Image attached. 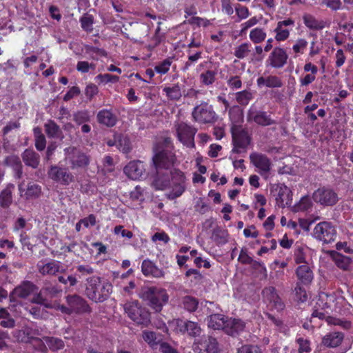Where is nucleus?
Returning <instances> with one entry per match:
<instances>
[{
    "instance_id": "nucleus-1",
    "label": "nucleus",
    "mask_w": 353,
    "mask_h": 353,
    "mask_svg": "<svg viewBox=\"0 0 353 353\" xmlns=\"http://www.w3.org/2000/svg\"><path fill=\"white\" fill-rule=\"evenodd\" d=\"M154 154L152 161L156 171H172L176 161L175 154L172 151L171 139L165 138L159 141L153 148Z\"/></svg>"
},
{
    "instance_id": "nucleus-2",
    "label": "nucleus",
    "mask_w": 353,
    "mask_h": 353,
    "mask_svg": "<svg viewBox=\"0 0 353 353\" xmlns=\"http://www.w3.org/2000/svg\"><path fill=\"white\" fill-rule=\"evenodd\" d=\"M139 297L157 312H160L169 301L166 290L156 286L142 287L139 292Z\"/></svg>"
},
{
    "instance_id": "nucleus-3",
    "label": "nucleus",
    "mask_w": 353,
    "mask_h": 353,
    "mask_svg": "<svg viewBox=\"0 0 353 353\" xmlns=\"http://www.w3.org/2000/svg\"><path fill=\"white\" fill-rule=\"evenodd\" d=\"M110 284L102 283L98 276H92L87 279L85 293L87 296L94 302H103L109 296Z\"/></svg>"
},
{
    "instance_id": "nucleus-4",
    "label": "nucleus",
    "mask_w": 353,
    "mask_h": 353,
    "mask_svg": "<svg viewBox=\"0 0 353 353\" xmlns=\"http://www.w3.org/2000/svg\"><path fill=\"white\" fill-rule=\"evenodd\" d=\"M124 310L137 324L146 326L150 322V312L142 307L137 301L126 303L124 305Z\"/></svg>"
},
{
    "instance_id": "nucleus-5",
    "label": "nucleus",
    "mask_w": 353,
    "mask_h": 353,
    "mask_svg": "<svg viewBox=\"0 0 353 353\" xmlns=\"http://www.w3.org/2000/svg\"><path fill=\"white\" fill-rule=\"evenodd\" d=\"M233 148L232 152H246L251 138L248 132L240 125L233 124L231 127Z\"/></svg>"
},
{
    "instance_id": "nucleus-6",
    "label": "nucleus",
    "mask_w": 353,
    "mask_h": 353,
    "mask_svg": "<svg viewBox=\"0 0 353 353\" xmlns=\"http://www.w3.org/2000/svg\"><path fill=\"white\" fill-rule=\"evenodd\" d=\"M192 116L194 121L201 123H213L218 119L212 105L205 101L194 108Z\"/></svg>"
},
{
    "instance_id": "nucleus-7",
    "label": "nucleus",
    "mask_w": 353,
    "mask_h": 353,
    "mask_svg": "<svg viewBox=\"0 0 353 353\" xmlns=\"http://www.w3.org/2000/svg\"><path fill=\"white\" fill-rule=\"evenodd\" d=\"M313 236L324 243H330L336 239V230L330 222L323 221L315 226Z\"/></svg>"
},
{
    "instance_id": "nucleus-8",
    "label": "nucleus",
    "mask_w": 353,
    "mask_h": 353,
    "mask_svg": "<svg viewBox=\"0 0 353 353\" xmlns=\"http://www.w3.org/2000/svg\"><path fill=\"white\" fill-rule=\"evenodd\" d=\"M313 200L323 206H333L339 201L338 194L329 187H321L312 194Z\"/></svg>"
},
{
    "instance_id": "nucleus-9",
    "label": "nucleus",
    "mask_w": 353,
    "mask_h": 353,
    "mask_svg": "<svg viewBox=\"0 0 353 353\" xmlns=\"http://www.w3.org/2000/svg\"><path fill=\"white\" fill-rule=\"evenodd\" d=\"M48 174L50 179L61 185H68L74 181V176L68 168L63 165H51Z\"/></svg>"
},
{
    "instance_id": "nucleus-10",
    "label": "nucleus",
    "mask_w": 353,
    "mask_h": 353,
    "mask_svg": "<svg viewBox=\"0 0 353 353\" xmlns=\"http://www.w3.org/2000/svg\"><path fill=\"white\" fill-rule=\"evenodd\" d=\"M174 128L179 141L188 148H193L196 129L183 121L175 123Z\"/></svg>"
},
{
    "instance_id": "nucleus-11",
    "label": "nucleus",
    "mask_w": 353,
    "mask_h": 353,
    "mask_svg": "<svg viewBox=\"0 0 353 353\" xmlns=\"http://www.w3.org/2000/svg\"><path fill=\"white\" fill-rule=\"evenodd\" d=\"M175 330L177 332L182 334H188L190 337H199L202 332V329L199 323L177 319L175 321Z\"/></svg>"
},
{
    "instance_id": "nucleus-12",
    "label": "nucleus",
    "mask_w": 353,
    "mask_h": 353,
    "mask_svg": "<svg viewBox=\"0 0 353 353\" xmlns=\"http://www.w3.org/2000/svg\"><path fill=\"white\" fill-rule=\"evenodd\" d=\"M65 159L71 164L72 169L83 168L89 163L88 157L74 147H69L64 150Z\"/></svg>"
},
{
    "instance_id": "nucleus-13",
    "label": "nucleus",
    "mask_w": 353,
    "mask_h": 353,
    "mask_svg": "<svg viewBox=\"0 0 353 353\" xmlns=\"http://www.w3.org/2000/svg\"><path fill=\"white\" fill-rule=\"evenodd\" d=\"M172 190L168 194V197L170 199H174L180 196L185 190V177L182 172L179 170H174L172 176Z\"/></svg>"
},
{
    "instance_id": "nucleus-14",
    "label": "nucleus",
    "mask_w": 353,
    "mask_h": 353,
    "mask_svg": "<svg viewBox=\"0 0 353 353\" xmlns=\"http://www.w3.org/2000/svg\"><path fill=\"white\" fill-rule=\"evenodd\" d=\"M288 56L285 50L280 47H276L270 54L267 63L274 68H283L287 63Z\"/></svg>"
},
{
    "instance_id": "nucleus-15",
    "label": "nucleus",
    "mask_w": 353,
    "mask_h": 353,
    "mask_svg": "<svg viewBox=\"0 0 353 353\" xmlns=\"http://www.w3.org/2000/svg\"><path fill=\"white\" fill-rule=\"evenodd\" d=\"M272 192L279 206L284 208L290 203L291 190L285 184L279 183L274 185Z\"/></svg>"
},
{
    "instance_id": "nucleus-16",
    "label": "nucleus",
    "mask_w": 353,
    "mask_h": 353,
    "mask_svg": "<svg viewBox=\"0 0 353 353\" xmlns=\"http://www.w3.org/2000/svg\"><path fill=\"white\" fill-rule=\"evenodd\" d=\"M123 171L128 178L137 180L145 174V168L143 162L139 160L132 161L125 166Z\"/></svg>"
},
{
    "instance_id": "nucleus-17",
    "label": "nucleus",
    "mask_w": 353,
    "mask_h": 353,
    "mask_svg": "<svg viewBox=\"0 0 353 353\" xmlns=\"http://www.w3.org/2000/svg\"><path fill=\"white\" fill-rule=\"evenodd\" d=\"M247 119L248 121H254L262 126H268L276 123V121L266 112L257 110H250L248 112Z\"/></svg>"
},
{
    "instance_id": "nucleus-18",
    "label": "nucleus",
    "mask_w": 353,
    "mask_h": 353,
    "mask_svg": "<svg viewBox=\"0 0 353 353\" xmlns=\"http://www.w3.org/2000/svg\"><path fill=\"white\" fill-rule=\"evenodd\" d=\"M262 295L265 301L268 302L272 307L278 311L283 310L285 307L284 303L277 294L276 289L274 287L270 286L264 288L262 292Z\"/></svg>"
},
{
    "instance_id": "nucleus-19",
    "label": "nucleus",
    "mask_w": 353,
    "mask_h": 353,
    "mask_svg": "<svg viewBox=\"0 0 353 353\" xmlns=\"http://www.w3.org/2000/svg\"><path fill=\"white\" fill-rule=\"evenodd\" d=\"M20 196L26 200H34L38 199L41 194V188L38 184L31 182L28 184L26 188L24 183L19 185Z\"/></svg>"
},
{
    "instance_id": "nucleus-20",
    "label": "nucleus",
    "mask_w": 353,
    "mask_h": 353,
    "mask_svg": "<svg viewBox=\"0 0 353 353\" xmlns=\"http://www.w3.org/2000/svg\"><path fill=\"white\" fill-rule=\"evenodd\" d=\"M37 267L39 272L43 275H54L57 273L64 272L65 270L61 262L54 260L46 263L40 262Z\"/></svg>"
},
{
    "instance_id": "nucleus-21",
    "label": "nucleus",
    "mask_w": 353,
    "mask_h": 353,
    "mask_svg": "<svg viewBox=\"0 0 353 353\" xmlns=\"http://www.w3.org/2000/svg\"><path fill=\"white\" fill-rule=\"evenodd\" d=\"M250 159L251 163L259 169L261 174H266L270 171L271 162L265 154L253 152L250 154Z\"/></svg>"
},
{
    "instance_id": "nucleus-22",
    "label": "nucleus",
    "mask_w": 353,
    "mask_h": 353,
    "mask_svg": "<svg viewBox=\"0 0 353 353\" xmlns=\"http://www.w3.org/2000/svg\"><path fill=\"white\" fill-rule=\"evenodd\" d=\"M172 171H156L154 176L152 186L156 190H163L170 185V178L172 176Z\"/></svg>"
},
{
    "instance_id": "nucleus-23",
    "label": "nucleus",
    "mask_w": 353,
    "mask_h": 353,
    "mask_svg": "<svg viewBox=\"0 0 353 353\" xmlns=\"http://www.w3.org/2000/svg\"><path fill=\"white\" fill-rule=\"evenodd\" d=\"M36 290V286L32 282L23 281L14 289L10 294V299L12 300L17 298L25 299L34 293Z\"/></svg>"
},
{
    "instance_id": "nucleus-24",
    "label": "nucleus",
    "mask_w": 353,
    "mask_h": 353,
    "mask_svg": "<svg viewBox=\"0 0 353 353\" xmlns=\"http://www.w3.org/2000/svg\"><path fill=\"white\" fill-rule=\"evenodd\" d=\"M245 327V322L241 319L226 318V325H225L224 332L225 334L234 337L242 332Z\"/></svg>"
},
{
    "instance_id": "nucleus-25",
    "label": "nucleus",
    "mask_w": 353,
    "mask_h": 353,
    "mask_svg": "<svg viewBox=\"0 0 353 353\" xmlns=\"http://www.w3.org/2000/svg\"><path fill=\"white\" fill-rule=\"evenodd\" d=\"M345 337L341 332H332L325 334L321 341V345L328 348H335L341 345Z\"/></svg>"
},
{
    "instance_id": "nucleus-26",
    "label": "nucleus",
    "mask_w": 353,
    "mask_h": 353,
    "mask_svg": "<svg viewBox=\"0 0 353 353\" xmlns=\"http://www.w3.org/2000/svg\"><path fill=\"white\" fill-rule=\"evenodd\" d=\"M141 272L145 276L154 278H162L165 275L164 272L149 259H145L142 262Z\"/></svg>"
},
{
    "instance_id": "nucleus-27",
    "label": "nucleus",
    "mask_w": 353,
    "mask_h": 353,
    "mask_svg": "<svg viewBox=\"0 0 353 353\" xmlns=\"http://www.w3.org/2000/svg\"><path fill=\"white\" fill-rule=\"evenodd\" d=\"M66 301L72 312L80 313L88 310L86 302L78 295L68 296Z\"/></svg>"
},
{
    "instance_id": "nucleus-28",
    "label": "nucleus",
    "mask_w": 353,
    "mask_h": 353,
    "mask_svg": "<svg viewBox=\"0 0 353 353\" xmlns=\"http://www.w3.org/2000/svg\"><path fill=\"white\" fill-rule=\"evenodd\" d=\"M296 274L299 282L304 285L310 284L314 278L313 272L307 264L299 265L296 270Z\"/></svg>"
},
{
    "instance_id": "nucleus-29",
    "label": "nucleus",
    "mask_w": 353,
    "mask_h": 353,
    "mask_svg": "<svg viewBox=\"0 0 353 353\" xmlns=\"http://www.w3.org/2000/svg\"><path fill=\"white\" fill-rule=\"evenodd\" d=\"M203 343H206L205 349L207 353H218V343L215 338L210 336H203L201 339L195 340L194 345H201Z\"/></svg>"
},
{
    "instance_id": "nucleus-30",
    "label": "nucleus",
    "mask_w": 353,
    "mask_h": 353,
    "mask_svg": "<svg viewBox=\"0 0 353 353\" xmlns=\"http://www.w3.org/2000/svg\"><path fill=\"white\" fill-rule=\"evenodd\" d=\"M113 145L123 153H128L132 149L129 139L122 134L114 135V143H112V145Z\"/></svg>"
},
{
    "instance_id": "nucleus-31",
    "label": "nucleus",
    "mask_w": 353,
    "mask_h": 353,
    "mask_svg": "<svg viewBox=\"0 0 353 353\" xmlns=\"http://www.w3.org/2000/svg\"><path fill=\"white\" fill-rule=\"evenodd\" d=\"M208 325L209 327L214 330H223L224 331L226 325V319L220 314H212L208 317Z\"/></svg>"
},
{
    "instance_id": "nucleus-32",
    "label": "nucleus",
    "mask_w": 353,
    "mask_h": 353,
    "mask_svg": "<svg viewBox=\"0 0 353 353\" xmlns=\"http://www.w3.org/2000/svg\"><path fill=\"white\" fill-rule=\"evenodd\" d=\"M23 160L26 165L33 168L38 167L39 164V155L32 150H26L23 153Z\"/></svg>"
},
{
    "instance_id": "nucleus-33",
    "label": "nucleus",
    "mask_w": 353,
    "mask_h": 353,
    "mask_svg": "<svg viewBox=\"0 0 353 353\" xmlns=\"http://www.w3.org/2000/svg\"><path fill=\"white\" fill-rule=\"evenodd\" d=\"M303 18L305 25L311 30H319L325 27V22L317 20L311 14H305Z\"/></svg>"
},
{
    "instance_id": "nucleus-34",
    "label": "nucleus",
    "mask_w": 353,
    "mask_h": 353,
    "mask_svg": "<svg viewBox=\"0 0 353 353\" xmlns=\"http://www.w3.org/2000/svg\"><path fill=\"white\" fill-rule=\"evenodd\" d=\"M183 308L189 312H195L199 306V301L196 298L191 296H185L181 299V303Z\"/></svg>"
},
{
    "instance_id": "nucleus-35",
    "label": "nucleus",
    "mask_w": 353,
    "mask_h": 353,
    "mask_svg": "<svg viewBox=\"0 0 353 353\" xmlns=\"http://www.w3.org/2000/svg\"><path fill=\"white\" fill-rule=\"evenodd\" d=\"M228 231L220 227L213 230L212 239L217 244H225L228 241Z\"/></svg>"
},
{
    "instance_id": "nucleus-36",
    "label": "nucleus",
    "mask_w": 353,
    "mask_h": 353,
    "mask_svg": "<svg viewBox=\"0 0 353 353\" xmlns=\"http://www.w3.org/2000/svg\"><path fill=\"white\" fill-rule=\"evenodd\" d=\"M333 260L336 265L343 270H347L351 263V259L347 256L336 252L333 254Z\"/></svg>"
},
{
    "instance_id": "nucleus-37",
    "label": "nucleus",
    "mask_w": 353,
    "mask_h": 353,
    "mask_svg": "<svg viewBox=\"0 0 353 353\" xmlns=\"http://www.w3.org/2000/svg\"><path fill=\"white\" fill-rule=\"evenodd\" d=\"M96 218L94 215L90 214L88 216L81 219L75 225V230L77 232L83 231L85 228H89L92 226L95 225Z\"/></svg>"
},
{
    "instance_id": "nucleus-38",
    "label": "nucleus",
    "mask_w": 353,
    "mask_h": 353,
    "mask_svg": "<svg viewBox=\"0 0 353 353\" xmlns=\"http://www.w3.org/2000/svg\"><path fill=\"white\" fill-rule=\"evenodd\" d=\"M47 292H49L52 294H54L58 292V290L54 287L43 288L39 294L34 296L32 302L39 305H44L46 307H48L49 305L46 303V299L44 298L43 295Z\"/></svg>"
},
{
    "instance_id": "nucleus-39",
    "label": "nucleus",
    "mask_w": 353,
    "mask_h": 353,
    "mask_svg": "<svg viewBox=\"0 0 353 353\" xmlns=\"http://www.w3.org/2000/svg\"><path fill=\"white\" fill-rule=\"evenodd\" d=\"M43 342L48 346L52 351H57L64 347V342L57 337L46 336L43 338Z\"/></svg>"
},
{
    "instance_id": "nucleus-40",
    "label": "nucleus",
    "mask_w": 353,
    "mask_h": 353,
    "mask_svg": "<svg viewBox=\"0 0 353 353\" xmlns=\"http://www.w3.org/2000/svg\"><path fill=\"white\" fill-rule=\"evenodd\" d=\"M266 38V32L263 29L255 28L250 32V39L254 43H260L265 41Z\"/></svg>"
},
{
    "instance_id": "nucleus-41",
    "label": "nucleus",
    "mask_w": 353,
    "mask_h": 353,
    "mask_svg": "<svg viewBox=\"0 0 353 353\" xmlns=\"http://www.w3.org/2000/svg\"><path fill=\"white\" fill-rule=\"evenodd\" d=\"M5 163L13 168V169L17 172L18 174V177L21 176V163L19 158L15 155H11L8 157L5 161Z\"/></svg>"
},
{
    "instance_id": "nucleus-42",
    "label": "nucleus",
    "mask_w": 353,
    "mask_h": 353,
    "mask_svg": "<svg viewBox=\"0 0 353 353\" xmlns=\"http://www.w3.org/2000/svg\"><path fill=\"white\" fill-rule=\"evenodd\" d=\"M163 91L171 100L178 101L182 96L180 87L178 84H174L172 87H165L163 88Z\"/></svg>"
},
{
    "instance_id": "nucleus-43",
    "label": "nucleus",
    "mask_w": 353,
    "mask_h": 353,
    "mask_svg": "<svg viewBox=\"0 0 353 353\" xmlns=\"http://www.w3.org/2000/svg\"><path fill=\"white\" fill-rule=\"evenodd\" d=\"M14 185L7 187L0 194V205L3 207H8L12 203V189Z\"/></svg>"
},
{
    "instance_id": "nucleus-44",
    "label": "nucleus",
    "mask_w": 353,
    "mask_h": 353,
    "mask_svg": "<svg viewBox=\"0 0 353 353\" xmlns=\"http://www.w3.org/2000/svg\"><path fill=\"white\" fill-rule=\"evenodd\" d=\"M142 337L143 339L152 347H154L160 343V339L157 336V333L152 331H143L142 333Z\"/></svg>"
},
{
    "instance_id": "nucleus-45",
    "label": "nucleus",
    "mask_w": 353,
    "mask_h": 353,
    "mask_svg": "<svg viewBox=\"0 0 353 353\" xmlns=\"http://www.w3.org/2000/svg\"><path fill=\"white\" fill-rule=\"evenodd\" d=\"M80 23L82 29L88 32L93 30L94 17L92 14H85L80 18Z\"/></svg>"
},
{
    "instance_id": "nucleus-46",
    "label": "nucleus",
    "mask_w": 353,
    "mask_h": 353,
    "mask_svg": "<svg viewBox=\"0 0 353 353\" xmlns=\"http://www.w3.org/2000/svg\"><path fill=\"white\" fill-rule=\"evenodd\" d=\"M34 134L35 137V147L41 151L45 149L46 141L44 135L41 133L40 128H36L34 129Z\"/></svg>"
},
{
    "instance_id": "nucleus-47",
    "label": "nucleus",
    "mask_w": 353,
    "mask_h": 353,
    "mask_svg": "<svg viewBox=\"0 0 353 353\" xmlns=\"http://www.w3.org/2000/svg\"><path fill=\"white\" fill-rule=\"evenodd\" d=\"M45 131L50 137H58L60 133L59 127L52 121L45 124Z\"/></svg>"
},
{
    "instance_id": "nucleus-48",
    "label": "nucleus",
    "mask_w": 353,
    "mask_h": 353,
    "mask_svg": "<svg viewBox=\"0 0 353 353\" xmlns=\"http://www.w3.org/2000/svg\"><path fill=\"white\" fill-rule=\"evenodd\" d=\"M216 75L215 71L208 70L200 74V79L203 85H210L215 81Z\"/></svg>"
},
{
    "instance_id": "nucleus-49",
    "label": "nucleus",
    "mask_w": 353,
    "mask_h": 353,
    "mask_svg": "<svg viewBox=\"0 0 353 353\" xmlns=\"http://www.w3.org/2000/svg\"><path fill=\"white\" fill-rule=\"evenodd\" d=\"M252 99V94L248 90H243L236 93V100L241 105H246Z\"/></svg>"
},
{
    "instance_id": "nucleus-50",
    "label": "nucleus",
    "mask_w": 353,
    "mask_h": 353,
    "mask_svg": "<svg viewBox=\"0 0 353 353\" xmlns=\"http://www.w3.org/2000/svg\"><path fill=\"white\" fill-rule=\"evenodd\" d=\"M250 44L248 43H243L235 48L234 54L238 59H243L248 55L250 52Z\"/></svg>"
},
{
    "instance_id": "nucleus-51",
    "label": "nucleus",
    "mask_w": 353,
    "mask_h": 353,
    "mask_svg": "<svg viewBox=\"0 0 353 353\" xmlns=\"http://www.w3.org/2000/svg\"><path fill=\"white\" fill-rule=\"evenodd\" d=\"M326 322L330 325L340 326L345 330H348L351 327V323L350 321L330 316L326 318Z\"/></svg>"
},
{
    "instance_id": "nucleus-52",
    "label": "nucleus",
    "mask_w": 353,
    "mask_h": 353,
    "mask_svg": "<svg viewBox=\"0 0 353 353\" xmlns=\"http://www.w3.org/2000/svg\"><path fill=\"white\" fill-rule=\"evenodd\" d=\"M276 32L275 39L278 41H283L286 40L290 36V31L284 27L280 26L277 24L276 28L274 29Z\"/></svg>"
},
{
    "instance_id": "nucleus-53",
    "label": "nucleus",
    "mask_w": 353,
    "mask_h": 353,
    "mask_svg": "<svg viewBox=\"0 0 353 353\" xmlns=\"http://www.w3.org/2000/svg\"><path fill=\"white\" fill-rule=\"evenodd\" d=\"M236 353H263V352L256 345L246 344L238 348Z\"/></svg>"
},
{
    "instance_id": "nucleus-54",
    "label": "nucleus",
    "mask_w": 353,
    "mask_h": 353,
    "mask_svg": "<svg viewBox=\"0 0 353 353\" xmlns=\"http://www.w3.org/2000/svg\"><path fill=\"white\" fill-rule=\"evenodd\" d=\"M85 52L89 54V55L93 59H98L99 57L105 56L104 51L99 49L97 48H94L90 46H86L85 47Z\"/></svg>"
},
{
    "instance_id": "nucleus-55",
    "label": "nucleus",
    "mask_w": 353,
    "mask_h": 353,
    "mask_svg": "<svg viewBox=\"0 0 353 353\" xmlns=\"http://www.w3.org/2000/svg\"><path fill=\"white\" fill-rule=\"evenodd\" d=\"M98 121L100 123L106 126L110 124V112L108 110H103L98 113Z\"/></svg>"
},
{
    "instance_id": "nucleus-56",
    "label": "nucleus",
    "mask_w": 353,
    "mask_h": 353,
    "mask_svg": "<svg viewBox=\"0 0 353 353\" xmlns=\"http://www.w3.org/2000/svg\"><path fill=\"white\" fill-rule=\"evenodd\" d=\"M296 299L297 301L301 302H305L307 299V296L306 293V290L304 288L300 285L299 283H296V285L294 289Z\"/></svg>"
},
{
    "instance_id": "nucleus-57",
    "label": "nucleus",
    "mask_w": 353,
    "mask_h": 353,
    "mask_svg": "<svg viewBox=\"0 0 353 353\" xmlns=\"http://www.w3.org/2000/svg\"><path fill=\"white\" fill-rule=\"evenodd\" d=\"M236 14L239 17V21L245 19L250 16V12L247 7L237 4L235 6Z\"/></svg>"
},
{
    "instance_id": "nucleus-58",
    "label": "nucleus",
    "mask_w": 353,
    "mask_h": 353,
    "mask_svg": "<svg viewBox=\"0 0 353 353\" xmlns=\"http://www.w3.org/2000/svg\"><path fill=\"white\" fill-rule=\"evenodd\" d=\"M259 22V20L256 19V17H253L250 18L248 21L243 23L241 26V30L240 31V34L242 35L246 32V31L250 28L251 27L254 26L256 24H257Z\"/></svg>"
},
{
    "instance_id": "nucleus-59",
    "label": "nucleus",
    "mask_w": 353,
    "mask_h": 353,
    "mask_svg": "<svg viewBox=\"0 0 353 353\" xmlns=\"http://www.w3.org/2000/svg\"><path fill=\"white\" fill-rule=\"evenodd\" d=\"M238 261L243 264H252L254 260L248 254V250L242 248L238 258Z\"/></svg>"
},
{
    "instance_id": "nucleus-60",
    "label": "nucleus",
    "mask_w": 353,
    "mask_h": 353,
    "mask_svg": "<svg viewBox=\"0 0 353 353\" xmlns=\"http://www.w3.org/2000/svg\"><path fill=\"white\" fill-rule=\"evenodd\" d=\"M172 61L169 59H165L160 64L157 65L154 69L155 70L160 74H165L170 69Z\"/></svg>"
},
{
    "instance_id": "nucleus-61",
    "label": "nucleus",
    "mask_w": 353,
    "mask_h": 353,
    "mask_svg": "<svg viewBox=\"0 0 353 353\" xmlns=\"http://www.w3.org/2000/svg\"><path fill=\"white\" fill-rule=\"evenodd\" d=\"M227 83L228 86L233 90L239 89L242 86L241 80L240 79V77L238 76H233L230 77L227 81Z\"/></svg>"
},
{
    "instance_id": "nucleus-62",
    "label": "nucleus",
    "mask_w": 353,
    "mask_h": 353,
    "mask_svg": "<svg viewBox=\"0 0 353 353\" xmlns=\"http://www.w3.org/2000/svg\"><path fill=\"white\" fill-rule=\"evenodd\" d=\"M296 342L298 343V344L299 345V353L309 352L311 350V348L310 347L309 341L304 339L303 338H299L296 340Z\"/></svg>"
},
{
    "instance_id": "nucleus-63",
    "label": "nucleus",
    "mask_w": 353,
    "mask_h": 353,
    "mask_svg": "<svg viewBox=\"0 0 353 353\" xmlns=\"http://www.w3.org/2000/svg\"><path fill=\"white\" fill-rule=\"evenodd\" d=\"M267 87L280 88L282 86V82L280 79L276 76H269L267 77Z\"/></svg>"
},
{
    "instance_id": "nucleus-64",
    "label": "nucleus",
    "mask_w": 353,
    "mask_h": 353,
    "mask_svg": "<svg viewBox=\"0 0 353 353\" xmlns=\"http://www.w3.org/2000/svg\"><path fill=\"white\" fill-rule=\"evenodd\" d=\"M159 350L162 353H179V352L166 342L160 343Z\"/></svg>"
}]
</instances>
